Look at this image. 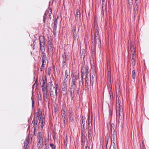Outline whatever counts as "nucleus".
Masks as SVG:
<instances>
[{
  "label": "nucleus",
  "mask_w": 149,
  "mask_h": 149,
  "mask_svg": "<svg viewBox=\"0 0 149 149\" xmlns=\"http://www.w3.org/2000/svg\"><path fill=\"white\" fill-rule=\"evenodd\" d=\"M89 72L90 70L88 67L87 66H86L85 67H82L81 70V77L82 78H83L84 76V72L86 74V77H88V74L89 73Z\"/></svg>",
  "instance_id": "7"
},
{
  "label": "nucleus",
  "mask_w": 149,
  "mask_h": 149,
  "mask_svg": "<svg viewBox=\"0 0 149 149\" xmlns=\"http://www.w3.org/2000/svg\"><path fill=\"white\" fill-rule=\"evenodd\" d=\"M111 134H112V133H116L115 132V131L114 130V128H113L112 127H111Z\"/></svg>",
  "instance_id": "46"
},
{
  "label": "nucleus",
  "mask_w": 149,
  "mask_h": 149,
  "mask_svg": "<svg viewBox=\"0 0 149 149\" xmlns=\"http://www.w3.org/2000/svg\"><path fill=\"white\" fill-rule=\"evenodd\" d=\"M42 90L43 92V98L45 102H47V100L49 96L48 91V88L47 86L42 85L41 87Z\"/></svg>",
  "instance_id": "4"
},
{
  "label": "nucleus",
  "mask_w": 149,
  "mask_h": 149,
  "mask_svg": "<svg viewBox=\"0 0 149 149\" xmlns=\"http://www.w3.org/2000/svg\"><path fill=\"white\" fill-rule=\"evenodd\" d=\"M66 65V63H61V68L62 70H64L65 68V66Z\"/></svg>",
  "instance_id": "33"
},
{
  "label": "nucleus",
  "mask_w": 149,
  "mask_h": 149,
  "mask_svg": "<svg viewBox=\"0 0 149 149\" xmlns=\"http://www.w3.org/2000/svg\"><path fill=\"white\" fill-rule=\"evenodd\" d=\"M64 87L62 88V93L64 94H66L67 92V88L66 84L63 85Z\"/></svg>",
  "instance_id": "22"
},
{
  "label": "nucleus",
  "mask_w": 149,
  "mask_h": 149,
  "mask_svg": "<svg viewBox=\"0 0 149 149\" xmlns=\"http://www.w3.org/2000/svg\"><path fill=\"white\" fill-rule=\"evenodd\" d=\"M70 90V96L71 98V100H73V97L74 96V88L71 89Z\"/></svg>",
  "instance_id": "21"
},
{
  "label": "nucleus",
  "mask_w": 149,
  "mask_h": 149,
  "mask_svg": "<svg viewBox=\"0 0 149 149\" xmlns=\"http://www.w3.org/2000/svg\"><path fill=\"white\" fill-rule=\"evenodd\" d=\"M47 15H48V11H46L43 16V23H45V21L47 18Z\"/></svg>",
  "instance_id": "25"
},
{
  "label": "nucleus",
  "mask_w": 149,
  "mask_h": 149,
  "mask_svg": "<svg viewBox=\"0 0 149 149\" xmlns=\"http://www.w3.org/2000/svg\"><path fill=\"white\" fill-rule=\"evenodd\" d=\"M42 53V55L41 56L42 58V64L41 66L44 67L47 61V57L45 53L43 52V53Z\"/></svg>",
  "instance_id": "10"
},
{
  "label": "nucleus",
  "mask_w": 149,
  "mask_h": 149,
  "mask_svg": "<svg viewBox=\"0 0 149 149\" xmlns=\"http://www.w3.org/2000/svg\"><path fill=\"white\" fill-rule=\"evenodd\" d=\"M82 83L83 84V81H82Z\"/></svg>",
  "instance_id": "64"
},
{
  "label": "nucleus",
  "mask_w": 149,
  "mask_h": 149,
  "mask_svg": "<svg viewBox=\"0 0 149 149\" xmlns=\"http://www.w3.org/2000/svg\"><path fill=\"white\" fill-rule=\"evenodd\" d=\"M138 4H135V6L134 7V10L136 11H136L138 10Z\"/></svg>",
  "instance_id": "43"
},
{
  "label": "nucleus",
  "mask_w": 149,
  "mask_h": 149,
  "mask_svg": "<svg viewBox=\"0 0 149 149\" xmlns=\"http://www.w3.org/2000/svg\"><path fill=\"white\" fill-rule=\"evenodd\" d=\"M90 86L89 85H85V90L86 91H88L89 88Z\"/></svg>",
  "instance_id": "37"
},
{
  "label": "nucleus",
  "mask_w": 149,
  "mask_h": 149,
  "mask_svg": "<svg viewBox=\"0 0 149 149\" xmlns=\"http://www.w3.org/2000/svg\"><path fill=\"white\" fill-rule=\"evenodd\" d=\"M68 73L67 70H65V72L64 76V81L63 82L64 83H66L68 81V77L69 75L68 74Z\"/></svg>",
  "instance_id": "19"
},
{
  "label": "nucleus",
  "mask_w": 149,
  "mask_h": 149,
  "mask_svg": "<svg viewBox=\"0 0 149 149\" xmlns=\"http://www.w3.org/2000/svg\"><path fill=\"white\" fill-rule=\"evenodd\" d=\"M104 0H102V8L103 9L104 6Z\"/></svg>",
  "instance_id": "55"
},
{
  "label": "nucleus",
  "mask_w": 149,
  "mask_h": 149,
  "mask_svg": "<svg viewBox=\"0 0 149 149\" xmlns=\"http://www.w3.org/2000/svg\"><path fill=\"white\" fill-rule=\"evenodd\" d=\"M37 117L39 118V125L40 126H41L42 128H43V126H44L45 120L44 118L42 117L41 111H38Z\"/></svg>",
  "instance_id": "6"
},
{
  "label": "nucleus",
  "mask_w": 149,
  "mask_h": 149,
  "mask_svg": "<svg viewBox=\"0 0 149 149\" xmlns=\"http://www.w3.org/2000/svg\"><path fill=\"white\" fill-rule=\"evenodd\" d=\"M46 78H45V80L43 78H42V80L43 81V83L42 85L45 86V85L47 82V80H46Z\"/></svg>",
  "instance_id": "45"
},
{
  "label": "nucleus",
  "mask_w": 149,
  "mask_h": 149,
  "mask_svg": "<svg viewBox=\"0 0 149 149\" xmlns=\"http://www.w3.org/2000/svg\"><path fill=\"white\" fill-rule=\"evenodd\" d=\"M109 136H108L107 134V135L105 137V139L109 140Z\"/></svg>",
  "instance_id": "54"
},
{
  "label": "nucleus",
  "mask_w": 149,
  "mask_h": 149,
  "mask_svg": "<svg viewBox=\"0 0 149 149\" xmlns=\"http://www.w3.org/2000/svg\"><path fill=\"white\" fill-rule=\"evenodd\" d=\"M85 149H90V148L88 146H87L85 147Z\"/></svg>",
  "instance_id": "61"
},
{
  "label": "nucleus",
  "mask_w": 149,
  "mask_h": 149,
  "mask_svg": "<svg viewBox=\"0 0 149 149\" xmlns=\"http://www.w3.org/2000/svg\"><path fill=\"white\" fill-rule=\"evenodd\" d=\"M135 70H133L132 71V78L134 79H135Z\"/></svg>",
  "instance_id": "40"
},
{
  "label": "nucleus",
  "mask_w": 149,
  "mask_h": 149,
  "mask_svg": "<svg viewBox=\"0 0 149 149\" xmlns=\"http://www.w3.org/2000/svg\"><path fill=\"white\" fill-rule=\"evenodd\" d=\"M80 12L77 9V12L75 15V18L76 20H78L79 17L80 15Z\"/></svg>",
  "instance_id": "28"
},
{
  "label": "nucleus",
  "mask_w": 149,
  "mask_h": 149,
  "mask_svg": "<svg viewBox=\"0 0 149 149\" xmlns=\"http://www.w3.org/2000/svg\"><path fill=\"white\" fill-rule=\"evenodd\" d=\"M81 54L84 56L85 54V50L84 49H83L81 51Z\"/></svg>",
  "instance_id": "41"
},
{
  "label": "nucleus",
  "mask_w": 149,
  "mask_h": 149,
  "mask_svg": "<svg viewBox=\"0 0 149 149\" xmlns=\"http://www.w3.org/2000/svg\"><path fill=\"white\" fill-rule=\"evenodd\" d=\"M85 124V120L84 119H83L82 120L81 125V126L84 127Z\"/></svg>",
  "instance_id": "38"
},
{
  "label": "nucleus",
  "mask_w": 149,
  "mask_h": 149,
  "mask_svg": "<svg viewBox=\"0 0 149 149\" xmlns=\"http://www.w3.org/2000/svg\"><path fill=\"white\" fill-rule=\"evenodd\" d=\"M35 44H34V42L33 41V43L31 45V47H32L33 50H34L35 49Z\"/></svg>",
  "instance_id": "44"
},
{
  "label": "nucleus",
  "mask_w": 149,
  "mask_h": 149,
  "mask_svg": "<svg viewBox=\"0 0 149 149\" xmlns=\"http://www.w3.org/2000/svg\"><path fill=\"white\" fill-rule=\"evenodd\" d=\"M108 72L107 74V76H111L110 70H108Z\"/></svg>",
  "instance_id": "48"
},
{
  "label": "nucleus",
  "mask_w": 149,
  "mask_h": 149,
  "mask_svg": "<svg viewBox=\"0 0 149 149\" xmlns=\"http://www.w3.org/2000/svg\"><path fill=\"white\" fill-rule=\"evenodd\" d=\"M49 84L50 85V88H52L53 87H54V86H53L52 82H49Z\"/></svg>",
  "instance_id": "50"
},
{
  "label": "nucleus",
  "mask_w": 149,
  "mask_h": 149,
  "mask_svg": "<svg viewBox=\"0 0 149 149\" xmlns=\"http://www.w3.org/2000/svg\"><path fill=\"white\" fill-rule=\"evenodd\" d=\"M116 112L117 117H118V128L121 129L123 127L124 114L123 112L122 106L121 104V100L122 99L120 97L121 94L120 90H116Z\"/></svg>",
  "instance_id": "1"
},
{
  "label": "nucleus",
  "mask_w": 149,
  "mask_h": 149,
  "mask_svg": "<svg viewBox=\"0 0 149 149\" xmlns=\"http://www.w3.org/2000/svg\"><path fill=\"white\" fill-rule=\"evenodd\" d=\"M106 142H107V143H106V146H107V144L108 143V140H107V139H106Z\"/></svg>",
  "instance_id": "62"
},
{
  "label": "nucleus",
  "mask_w": 149,
  "mask_h": 149,
  "mask_svg": "<svg viewBox=\"0 0 149 149\" xmlns=\"http://www.w3.org/2000/svg\"><path fill=\"white\" fill-rule=\"evenodd\" d=\"M48 12V15H51L52 13V10L50 8Z\"/></svg>",
  "instance_id": "52"
},
{
  "label": "nucleus",
  "mask_w": 149,
  "mask_h": 149,
  "mask_svg": "<svg viewBox=\"0 0 149 149\" xmlns=\"http://www.w3.org/2000/svg\"><path fill=\"white\" fill-rule=\"evenodd\" d=\"M73 76L71 87V89L74 88L76 87V84L77 83L78 81H79V86L80 85V82H81V81L79 80V76L77 75H76L74 74H73Z\"/></svg>",
  "instance_id": "2"
},
{
  "label": "nucleus",
  "mask_w": 149,
  "mask_h": 149,
  "mask_svg": "<svg viewBox=\"0 0 149 149\" xmlns=\"http://www.w3.org/2000/svg\"><path fill=\"white\" fill-rule=\"evenodd\" d=\"M58 84L56 85V87L55 88V87H52V88H50V95L54 97L55 95L56 96L58 93L57 92L58 90Z\"/></svg>",
  "instance_id": "9"
},
{
  "label": "nucleus",
  "mask_w": 149,
  "mask_h": 149,
  "mask_svg": "<svg viewBox=\"0 0 149 149\" xmlns=\"http://www.w3.org/2000/svg\"><path fill=\"white\" fill-rule=\"evenodd\" d=\"M39 39L40 42V49L41 53H43L44 52L45 49V38L43 36H40L39 37Z\"/></svg>",
  "instance_id": "3"
},
{
  "label": "nucleus",
  "mask_w": 149,
  "mask_h": 149,
  "mask_svg": "<svg viewBox=\"0 0 149 149\" xmlns=\"http://www.w3.org/2000/svg\"><path fill=\"white\" fill-rule=\"evenodd\" d=\"M128 1L129 3H132L133 1V0H128Z\"/></svg>",
  "instance_id": "60"
},
{
  "label": "nucleus",
  "mask_w": 149,
  "mask_h": 149,
  "mask_svg": "<svg viewBox=\"0 0 149 149\" xmlns=\"http://www.w3.org/2000/svg\"><path fill=\"white\" fill-rule=\"evenodd\" d=\"M74 113H72V109L70 108L69 110V117L70 122H73L74 120L72 116Z\"/></svg>",
  "instance_id": "15"
},
{
  "label": "nucleus",
  "mask_w": 149,
  "mask_h": 149,
  "mask_svg": "<svg viewBox=\"0 0 149 149\" xmlns=\"http://www.w3.org/2000/svg\"><path fill=\"white\" fill-rule=\"evenodd\" d=\"M116 141H114L113 142H111V145H112L113 149H117V145L116 144Z\"/></svg>",
  "instance_id": "31"
},
{
  "label": "nucleus",
  "mask_w": 149,
  "mask_h": 149,
  "mask_svg": "<svg viewBox=\"0 0 149 149\" xmlns=\"http://www.w3.org/2000/svg\"><path fill=\"white\" fill-rule=\"evenodd\" d=\"M111 135L112 136L111 139V142L114 143V141H116L115 136L116 135V133H112V134H111Z\"/></svg>",
  "instance_id": "27"
},
{
  "label": "nucleus",
  "mask_w": 149,
  "mask_h": 149,
  "mask_svg": "<svg viewBox=\"0 0 149 149\" xmlns=\"http://www.w3.org/2000/svg\"><path fill=\"white\" fill-rule=\"evenodd\" d=\"M135 47V46L131 47L130 49L132 54H135L136 51Z\"/></svg>",
  "instance_id": "29"
},
{
  "label": "nucleus",
  "mask_w": 149,
  "mask_h": 149,
  "mask_svg": "<svg viewBox=\"0 0 149 149\" xmlns=\"http://www.w3.org/2000/svg\"><path fill=\"white\" fill-rule=\"evenodd\" d=\"M49 15L50 19H51V15L49 14V15Z\"/></svg>",
  "instance_id": "63"
},
{
  "label": "nucleus",
  "mask_w": 149,
  "mask_h": 149,
  "mask_svg": "<svg viewBox=\"0 0 149 149\" xmlns=\"http://www.w3.org/2000/svg\"><path fill=\"white\" fill-rule=\"evenodd\" d=\"M72 32L73 33V37L74 40L76 39L77 37V32L76 31V25H74L72 27Z\"/></svg>",
  "instance_id": "13"
},
{
  "label": "nucleus",
  "mask_w": 149,
  "mask_h": 149,
  "mask_svg": "<svg viewBox=\"0 0 149 149\" xmlns=\"http://www.w3.org/2000/svg\"><path fill=\"white\" fill-rule=\"evenodd\" d=\"M136 58V56L134 54H132V63L133 66L135 65V58Z\"/></svg>",
  "instance_id": "23"
},
{
  "label": "nucleus",
  "mask_w": 149,
  "mask_h": 149,
  "mask_svg": "<svg viewBox=\"0 0 149 149\" xmlns=\"http://www.w3.org/2000/svg\"><path fill=\"white\" fill-rule=\"evenodd\" d=\"M62 118L64 124L65 125L66 123L65 112L64 109H63L61 110Z\"/></svg>",
  "instance_id": "16"
},
{
  "label": "nucleus",
  "mask_w": 149,
  "mask_h": 149,
  "mask_svg": "<svg viewBox=\"0 0 149 149\" xmlns=\"http://www.w3.org/2000/svg\"><path fill=\"white\" fill-rule=\"evenodd\" d=\"M43 143H38V142L37 146L39 149H40L42 146V144Z\"/></svg>",
  "instance_id": "35"
},
{
  "label": "nucleus",
  "mask_w": 149,
  "mask_h": 149,
  "mask_svg": "<svg viewBox=\"0 0 149 149\" xmlns=\"http://www.w3.org/2000/svg\"><path fill=\"white\" fill-rule=\"evenodd\" d=\"M38 122V121L36 120H33L32 122V124H33L34 125H37V123Z\"/></svg>",
  "instance_id": "42"
},
{
  "label": "nucleus",
  "mask_w": 149,
  "mask_h": 149,
  "mask_svg": "<svg viewBox=\"0 0 149 149\" xmlns=\"http://www.w3.org/2000/svg\"><path fill=\"white\" fill-rule=\"evenodd\" d=\"M38 142V143H43V139L42 135L40 132L38 133L37 135Z\"/></svg>",
  "instance_id": "14"
},
{
  "label": "nucleus",
  "mask_w": 149,
  "mask_h": 149,
  "mask_svg": "<svg viewBox=\"0 0 149 149\" xmlns=\"http://www.w3.org/2000/svg\"><path fill=\"white\" fill-rule=\"evenodd\" d=\"M29 137H27L24 142V147H25V149H28V148L29 146Z\"/></svg>",
  "instance_id": "17"
},
{
  "label": "nucleus",
  "mask_w": 149,
  "mask_h": 149,
  "mask_svg": "<svg viewBox=\"0 0 149 149\" xmlns=\"http://www.w3.org/2000/svg\"><path fill=\"white\" fill-rule=\"evenodd\" d=\"M62 57L63 58V59L61 63H66V56L65 54L64 53L62 55Z\"/></svg>",
  "instance_id": "24"
},
{
  "label": "nucleus",
  "mask_w": 149,
  "mask_h": 149,
  "mask_svg": "<svg viewBox=\"0 0 149 149\" xmlns=\"http://www.w3.org/2000/svg\"><path fill=\"white\" fill-rule=\"evenodd\" d=\"M81 144L82 145H84L85 143V140L86 137V133L81 134Z\"/></svg>",
  "instance_id": "18"
},
{
  "label": "nucleus",
  "mask_w": 149,
  "mask_h": 149,
  "mask_svg": "<svg viewBox=\"0 0 149 149\" xmlns=\"http://www.w3.org/2000/svg\"><path fill=\"white\" fill-rule=\"evenodd\" d=\"M93 36L92 37H91V41L92 42V43L93 44V42H94V38H93Z\"/></svg>",
  "instance_id": "56"
},
{
  "label": "nucleus",
  "mask_w": 149,
  "mask_h": 149,
  "mask_svg": "<svg viewBox=\"0 0 149 149\" xmlns=\"http://www.w3.org/2000/svg\"><path fill=\"white\" fill-rule=\"evenodd\" d=\"M50 145L52 149H56V147L53 144L51 143Z\"/></svg>",
  "instance_id": "39"
},
{
  "label": "nucleus",
  "mask_w": 149,
  "mask_h": 149,
  "mask_svg": "<svg viewBox=\"0 0 149 149\" xmlns=\"http://www.w3.org/2000/svg\"><path fill=\"white\" fill-rule=\"evenodd\" d=\"M45 149H49V147L48 144H45Z\"/></svg>",
  "instance_id": "51"
},
{
  "label": "nucleus",
  "mask_w": 149,
  "mask_h": 149,
  "mask_svg": "<svg viewBox=\"0 0 149 149\" xmlns=\"http://www.w3.org/2000/svg\"><path fill=\"white\" fill-rule=\"evenodd\" d=\"M65 146L66 147L68 144V140L67 139L65 141Z\"/></svg>",
  "instance_id": "58"
},
{
  "label": "nucleus",
  "mask_w": 149,
  "mask_h": 149,
  "mask_svg": "<svg viewBox=\"0 0 149 149\" xmlns=\"http://www.w3.org/2000/svg\"><path fill=\"white\" fill-rule=\"evenodd\" d=\"M88 137L89 139H91L92 137V134H88Z\"/></svg>",
  "instance_id": "47"
},
{
  "label": "nucleus",
  "mask_w": 149,
  "mask_h": 149,
  "mask_svg": "<svg viewBox=\"0 0 149 149\" xmlns=\"http://www.w3.org/2000/svg\"><path fill=\"white\" fill-rule=\"evenodd\" d=\"M98 26L95 27V42L96 43L97 41L98 42H100V39L99 35V32L98 30Z\"/></svg>",
  "instance_id": "11"
},
{
  "label": "nucleus",
  "mask_w": 149,
  "mask_h": 149,
  "mask_svg": "<svg viewBox=\"0 0 149 149\" xmlns=\"http://www.w3.org/2000/svg\"><path fill=\"white\" fill-rule=\"evenodd\" d=\"M79 89L78 88L77 90V95L76 97L77 98H79L80 97V95H79Z\"/></svg>",
  "instance_id": "36"
},
{
  "label": "nucleus",
  "mask_w": 149,
  "mask_h": 149,
  "mask_svg": "<svg viewBox=\"0 0 149 149\" xmlns=\"http://www.w3.org/2000/svg\"><path fill=\"white\" fill-rule=\"evenodd\" d=\"M88 81H89L88 78L87 77H86V80L85 81V85H89Z\"/></svg>",
  "instance_id": "34"
},
{
  "label": "nucleus",
  "mask_w": 149,
  "mask_h": 149,
  "mask_svg": "<svg viewBox=\"0 0 149 149\" xmlns=\"http://www.w3.org/2000/svg\"><path fill=\"white\" fill-rule=\"evenodd\" d=\"M50 70L51 69L50 68H49L48 69V73L49 75L50 74Z\"/></svg>",
  "instance_id": "53"
},
{
  "label": "nucleus",
  "mask_w": 149,
  "mask_h": 149,
  "mask_svg": "<svg viewBox=\"0 0 149 149\" xmlns=\"http://www.w3.org/2000/svg\"><path fill=\"white\" fill-rule=\"evenodd\" d=\"M107 86L108 89L110 98H111V97L112 96L113 93L112 89L111 88L112 86L111 84V76H107Z\"/></svg>",
  "instance_id": "5"
},
{
  "label": "nucleus",
  "mask_w": 149,
  "mask_h": 149,
  "mask_svg": "<svg viewBox=\"0 0 149 149\" xmlns=\"http://www.w3.org/2000/svg\"><path fill=\"white\" fill-rule=\"evenodd\" d=\"M107 70H111L110 63V61H108L107 65Z\"/></svg>",
  "instance_id": "30"
},
{
  "label": "nucleus",
  "mask_w": 149,
  "mask_h": 149,
  "mask_svg": "<svg viewBox=\"0 0 149 149\" xmlns=\"http://www.w3.org/2000/svg\"><path fill=\"white\" fill-rule=\"evenodd\" d=\"M44 70V67H42V66H41L40 68V71H43Z\"/></svg>",
  "instance_id": "57"
},
{
  "label": "nucleus",
  "mask_w": 149,
  "mask_h": 149,
  "mask_svg": "<svg viewBox=\"0 0 149 149\" xmlns=\"http://www.w3.org/2000/svg\"><path fill=\"white\" fill-rule=\"evenodd\" d=\"M58 18V17H57L56 18L54 19V26L53 27V33L54 35H56V31L57 27V24L58 23L57 19Z\"/></svg>",
  "instance_id": "12"
},
{
  "label": "nucleus",
  "mask_w": 149,
  "mask_h": 149,
  "mask_svg": "<svg viewBox=\"0 0 149 149\" xmlns=\"http://www.w3.org/2000/svg\"><path fill=\"white\" fill-rule=\"evenodd\" d=\"M135 4H137L138 3V0H135Z\"/></svg>",
  "instance_id": "59"
},
{
  "label": "nucleus",
  "mask_w": 149,
  "mask_h": 149,
  "mask_svg": "<svg viewBox=\"0 0 149 149\" xmlns=\"http://www.w3.org/2000/svg\"><path fill=\"white\" fill-rule=\"evenodd\" d=\"M48 44H49L48 46V49L49 52H52L53 50V46L52 44L51 43L50 41H48Z\"/></svg>",
  "instance_id": "20"
},
{
  "label": "nucleus",
  "mask_w": 149,
  "mask_h": 149,
  "mask_svg": "<svg viewBox=\"0 0 149 149\" xmlns=\"http://www.w3.org/2000/svg\"><path fill=\"white\" fill-rule=\"evenodd\" d=\"M135 43L133 42H132L131 43V47H133L135 46H134Z\"/></svg>",
  "instance_id": "49"
},
{
  "label": "nucleus",
  "mask_w": 149,
  "mask_h": 149,
  "mask_svg": "<svg viewBox=\"0 0 149 149\" xmlns=\"http://www.w3.org/2000/svg\"><path fill=\"white\" fill-rule=\"evenodd\" d=\"M94 74L92 75L91 77H90V85L93 87V85L94 80Z\"/></svg>",
  "instance_id": "26"
},
{
  "label": "nucleus",
  "mask_w": 149,
  "mask_h": 149,
  "mask_svg": "<svg viewBox=\"0 0 149 149\" xmlns=\"http://www.w3.org/2000/svg\"><path fill=\"white\" fill-rule=\"evenodd\" d=\"M81 134L86 133L85 132V127L81 126Z\"/></svg>",
  "instance_id": "32"
},
{
  "label": "nucleus",
  "mask_w": 149,
  "mask_h": 149,
  "mask_svg": "<svg viewBox=\"0 0 149 149\" xmlns=\"http://www.w3.org/2000/svg\"><path fill=\"white\" fill-rule=\"evenodd\" d=\"M88 134L90 133V134H92V129L93 128L92 120V118H91L89 116L88 117Z\"/></svg>",
  "instance_id": "8"
}]
</instances>
